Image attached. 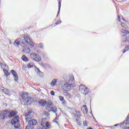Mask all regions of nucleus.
Here are the masks:
<instances>
[{
	"label": "nucleus",
	"mask_w": 129,
	"mask_h": 129,
	"mask_svg": "<svg viewBox=\"0 0 129 129\" xmlns=\"http://www.w3.org/2000/svg\"><path fill=\"white\" fill-rule=\"evenodd\" d=\"M17 113V111L14 110H5L4 111H2L0 113V120L5 119L6 117L7 118H12L13 116H16Z\"/></svg>",
	"instance_id": "obj_1"
},
{
	"label": "nucleus",
	"mask_w": 129,
	"mask_h": 129,
	"mask_svg": "<svg viewBox=\"0 0 129 129\" xmlns=\"http://www.w3.org/2000/svg\"><path fill=\"white\" fill-rule=\"evenodd\" d=\"M122 36V42L121 43L122 46L127 45L129 44V32L125 30L121 31Z\"/></svg>",
	"instance_id": "obj_2"
},
{
	"label": "nucleus",
	"mask_w": 129,
	"mask_h": 129,
	"mask_svg": "<svg viewBox=\"0 0 129 129\" xmlns=\"http://www.w3.org/2000/svg\"><path fill=\"white\" fill-rule=\"evenodd\" d=\"M59 84L62 89L66 90V91H71V84L64 81H60Z\"/></svg>",
	"instance_id": "obj_3"
},
{
	"label": "nucleus",
	"mask_w": 129,
	"mask_h": 129,
	"mask_svg": "<svg viewBox=\"0 0 129 129\" xmlns=\"http://www.w3.org/2000/svg\"><path fill=\"white\" fill-rule=\"evenodd\" d=\"M11 123L14 125L15 128H19L20 127V118L19 116L13 117L11 120Z\"/></svg>",
	"instance_id": "obj_4"
},
{
	"label": "nucleus",
	"mask_w": 129,
	"mask_h": 129,
	"mask_svg": "<svg viewBox=\"0 0 129 129\" xmlns=\"http://www.w3.org/2000/svg\"><path fill=\"white\" fill-rule=\"evenodd\" d=\"M79 91L81 93L83 94H84L85 95H86L87 94H88L89 93V89L87 88V87L84 86V85H80L79 87Z\"/></svg>",
	"instance_id": "obj_5"
},
{
	"label": "nucleus",
	"mask_w": 129,
	"mask_h": 129,
	"mask_svg": "<svg viewBox=\"0 0 129 129\" xmlns=\"http://www.w3.org/2000/svg\"><path fill=\"white\" fill-rule=\"evenodd\" d=\"M24 38L26 44H28V45H30V46H31V47H34V43L31 40V39L29 38V37L27 36H24Z\"/></svg>",
	"instance_id": "obj_6"
},
{
	"label": "nucleus",
	"mask_w": 129,
	"mask_h": 129,
	"mask_svg": "<svg viewBox=\"0 0 129 129\" xmlns=\"http://www.w3.org/2000/svg\"><path fill=\"white\" fill-rule=\"evenodd\" d=\"M32 117H34V116H33V114H32L31 111L25 114V119L27 122L30 121Z\"/></svg>",
	"instance_id": "obj_7"
},
{
	"label": "nucleus",
	"mask_w": 129,
	"mask_h": 129,
	"mask_svg": "<svg viewBox=\"0 0 129 129\" xmlns=\"http://www.w3.org/2000/svg\"><path fill=\"white\" fill-rule=\"evenodd\" d=\"M53 102L48 101L47 105H46V108L48 111H51V108L53 107Z\"/></svg>",
	"instance_id": "obj_8"
},
{
	"label": "nucleus",
	"mask_w": 129,
	"mask_h": 129,
	"mask_svg": "<svg viewBox=\"0 0 129 129\" xmlns=\"http://www.w3.org/2000/svg\"><path fill=\"white\" fill-rule=\"evenodd\" d=\"M11 73H12L14 77L15 81H18V80H19V76H18V74H17V72H15L14 70H12L11 71Z\"/></svg>",
	"instance_id": "obj_9"
},
{
	"label": "nucleus",
	"mask_w": 129,
	"mask_h": 129,
	"mask_svg": "<svg viewBox=\"0 0 129 129\" xmlns=\"http://www.w3.org/2000/svg\"><path fill=\"white\" fill-rule=\"evenodd\" d=\"M38 122L36 119H32L30 120L29 121H28V123L30 125H36Z\"/></svg>",
	"instance_id": "obj_10"
},
{
	"label": "nucleus",
	"mask_w": 129,
	"mask_h": 129,
	"mask_svg": "<svg viewBox=\"0 0 129 129\" xmlns=\"http://www.w3.org/2000/svg\"><path fill=\"white\" fill-rule=\"evenodd\" d=\"M82 110L85 114H87L88 110L87 109V106L86 105H83L82 107Z\"/></svg>",
	"instance_id": "obj_11"
},
{
	"label": "nucleus",
	"mask_w": 129,
	"mask_h": 129,
	"mask_svg": "<svg viewBox=\"0 0 129 129\" xmlns=\"http://www.w3.org/2000/svg\"><path fill=\"white\" fill-rule=\"evenodd\" d=\"M57 82H58V79H54L50 82V85L54 87L57 85Z\"/></svg>",
	"instance_id": "obj_12"
},
{
	"label": "nucleus",
	"mask_w": 129,
	"mask_h": 129,
	"mask_svg": "<svg viewBox=\"0 0 129 129\" xmlns=\"http://www.w3.org/2000/svg\"><path fill=\"white\" fill-rule=\"evenodd\" d=\"M2 90V92L4 93L5 94H6V95H8V96H11V94H10V91L7 89H1Z\"/></svg>",
	"instance_id": "obj_13"
},
{
	"label": "nucleus",
	"mask_w": 129,
	"mask_h": 129,
	"mask_svg": "<svg viewBox=\"0 0 129 129\" xmlns=\"http://www.w3.org/2000/svg\"><path fill=\"white\" fill-rule=\"evenodd\" d=\"M23 49V52H24V53H30V52L31 51V49L28 47H22Z\"/></svg>",
	"instance_id": "obj_14"
},
{
	"label": "nucleus",
	"mask_w": 129,
	"mask_h": 129,
	"mask_svg": "<svg viewBox=\"0 0 129 129\" xmlns=\"http://www.w3.org/2000/svg\"><path fill=\"white\" fill-rule=\"evenodd\" d=\"M39 104L41 105V106H45L47 104V102L44 100H41L39 101Z\"/></svg>",
	"instance_id": "obj_15"
},
{
	"label": "nucleus",
	"mask_w": 129,
	"mask_h": 129,
	"mask_svg": "<svg viewBox=\"0 0 129 129\" xmlns=\"http://www.w3.org/2000/svg\"><path fill=\"white\" fill-rule=\"evenodd\" d=\"M20 39H18L14 42V45H15V46H16V47H19V46L20 45Z\"/></svg>",
	"instance_id": "obj_16"
},
{
	"label": "nucleus",
	"mask_w": 129,
	"mask_h": 129,
	"mask_svg": "<svg viewBox=\"0 0 129 129\" xmlns=\"http://www.w3.org/2000/svg\"><path fill=\"white\" fill-rule=\"evenodd\" d=\"M34 61H35L36 62H40V61H41V57L39 56L38 54H37V55L35 57Z\"/></svg>",
	"instance_id": "obj_17"
},
{
	"label": "nucleus",
	"mask_w": 129,
	"mask_h": 129,
	"mask_svg": "<svg viewBox=\"0 0 129 129\" xmlns=\"http://www.w3.org/2000/svg\"><path fill=\"white\" fill-rule=\"evenodd\" d=\"M51 111H53L54 113H56L57 112V107L56 106H52L51 108Z\"/></svg>",
	"instance_id": "obj_18"
},
{
	"label": "nucleus",
	"mask_w": 129,
	"mask_h": 129,
	"mask_svg": "<svg viewBox=\"0 0 129 129\" xmlns=\"http://www.w3.org/2000/svg\"><path fill=\"white\" fill-rule=\"evenodd\" d=\"M37 55H38V54L32 53V54H30V57L34 60L35 58H36V57H37Z\"/></svg>",
	"instance_id": "obj_19"
},
{
	"label": "nucleus",
	"mask_w": 129,
	"mask_h": 129,
	"mask_svg": "<svg viewBox=\"0 0 129 129\" xmlns=\"http://www.w3.org/2000/svg\"><path fill=\"white\" fill-rule=\"evenodd\" d=\"M22 59L23 61H25L26 62H28V61H29V58H28V57H27V56H26V55H23L22 56Z\"/></svg>",
	"instance_id": "obj_20"
},
{
	"label": "nucleus",
	"mask_w": 129,
	"mask_h": 129,
	"mask_svg": "<svg viewBox=\"0 0 129 129\" xmlns=\"http://www.w3.org/2000/svg\"><path fill=\"white\" fill-rule=\"evenodd\" d=\"M77 123H78V125H81V121H80V116H78L77 119Z\"/></svg>",
	"instance_id": "obj_21"
},
{
	"label": "nucleus",
	"mask_w": 129,
	"mask_h": 129,
	"mask_svg": "<svg viewBox=\"0 0 129 129\" xmlns=\"http://www.w3.org/2000/svg\"><path fill=\"white\" fill-rule=\"evenodd\" d=\"M3 71L5 73V75L6 76H9V75H10V73L9 72H8V70H6V68H4L3 69Z\"/></svg>",
	"instance_id": "obj_22"
},
{
	"label": "nucleus",
	"mask_w": 129,
	"mask_h": 129,
	"mask_svg": "<svg viewBox=\"0 0 129 129\" xmlns=\"http://www.w3.org/2000/svg\"><path fill=\"white\" fill-rule=\"evenodd\" d=\"M27 96H28V94H23L22 95V97L23 98V100H26Z\"/></svg>",
	"instance_id": "obj_23"
},
{
	"label": "nucleus",
	"mask_w": 129,
	"mask_h": 129,
	"mask_svg": "<svg viewBox=\"0 0 129 129\" xmlns=\"http://www.w3.org/2000/svg\"><path fill=\"white\" fill-rule=\"evenodd\" d=\"M46 123H47V120H46V119H42L41 121V125H45V124H46Z\"/></svg>",
	"instance_id": "obj_24"
},
{
	"label": "nucleus",
	"mask_w": 129,
	"mask_h": 129,
	"mask_svg": "<svg viewBox=\"0 0 129 129\" xmlns=\"http://www.w3.org/2000/svg\"><path fill=\"white\" fill-rule=\"evenodd\" d=\"M1 66L2 68L3 69L5 68V67H6V68H9V67L8 66V65H7L4 63H1Z\"/></svg>",
	"instance_id": "obj_25"
},
{
	"label": "nucleus",
	"mask_w": 129,
	"mask_h": 129,
	"mask_svg": "<svg viewBox=\"0 0 129 129\" xmlns=\"http://www.w3.org/2000/svg\"><path fill=\"white\" fill-rule=\"evenodd\" d=\"M61 9V2H59L58 3V12H57V16H58V15H59V14L60 13V10Z\"/></svg>",
	"instance_id": "obj_26"
},
{
	"label": "nucleus",
	"mask_w": 129,
	"mask_h": 129,
	"mask_svg": "<svg viewBox=\"0 0 129 129\" xmlns=\"http://www.w3.org/2000/svg\"><path fill=\"white\" fill-rule=\"evenodd\" d=\"M121 26L124 29H126V28H127V26H126V24L125 23L122 22Z\"/></svg>",
	"instance_id": "obj_27"
},
{
	"label": "nucleus",
	"mask_w": 129,
	"mask_h": 129,
	"mask_svg": "<svg viewBox=\"0 0 129 129\" xmlns=\"http://www.w3.org/2000/svg\"><path fill=\"white\" fill-rule=\"evenodd\" d=\"M44 125L47 127V128H51V125H50L48 122H47Z\"/></svg>",
	"instance_id": "obj_28"
},
{
	"label": "nucleus",
	"mask_w": 129,
	"mask_h": 129,
	"mask_svg": "<svg viewBox=\"0 0 129 129\" xmlns=\"http://www.w3.org/2000/svg\"><path fill=\"white\" fill-rule=\"evenodd\" d=\"M128 49H129V45H127L125 47L124 51H123V54H124V53H125V52H126V51H127Z\"/></svg>",
	"instance_id": "obj_29"
},
{
	"label": "nucleus",
	"mask_w": 129,
	"mask_h": 129,
	"mask_svg": "<svg viewBox=\"0 0 129 129\" xmlns=\"http://www.w3.org/2000/svg\"><path fill=\"white\" fill-rule=\"evenodd\" d=\"M25 129H34V127L31 125H29L26 126Z\"/></svg>",
	"instance_id": "obj_30"
},
{
	"label": "nucleus",
	"mask_w": 129,
	"mask_h": 129,
	"mask_svg": "<svg viewBox=\"0 0 129 129\" xmlns=\"http://www.w3.org/2000/svg\"><path fill=\"white\" fill-rule=\"evenodd\" d=\"M32 99V97L31 96H27L26 98L27 102H29L30 100Z\"/></svg>",
	"instance_id": "obj_31"
},
{
	"label": "nucleus",
	"mask_w": 129,
	"mask_h": 129,
	"mask_svg": "<svg viewBox=\"0 0 129 129\" xmlns=\"http://www.w3.org/2000/svg\"><path fill=\"white\" fill-rule=\"evenodd\" d=\"M59 98L60 101H64V97H63L62 96H59Z\"/></svg>",
	"instance_id": "obj_32"
},
{
	"label": "nucleus",
	"mask_w": 129,
	"mask_h": 129,
	"mask_svg": "<svg viewBox=\"0 0 129 129\" xmlns=\"http://www.w3.org/2000/svg\"><path fill=\"white\" fill-rule=\"evenodd\" d=\"M27 67L28 68H33V67H34V66L31 65L30 63H29L27 65Z\"/></svg>",
	"instance_id": "obj_33"
},
{
	"label": "nucleus",
	"mask_w": 129,
	"mask_h": 129,
	"mask_svg": "<svg viewBox=\"0 0 129 129\" xmlns=\"http://www.w3.org/2000/svg\"><path fill=\"white\" fill-rule=\"evenodd\" d=\"M43 114H44V115H46V116H48V115H49V113L47 111H44Z\"/></svg>",
	"instance_id": "obj_34"
},
{
	"label": "nucleus",
	"mask_w": 129,
	"mask_h": 129,
	"mask_svg": "<svg viewBox=\"0 0 129 129\" xmlns=\"http://www.w3.org/2000/svg\"><path fill=\"white\" fill-rule=\"evenodd\" d=\"M51 95H52V96H54L55 95V92H54V91H51L50 92Z\"/></svg>",
	"instance_id": "obj_35"
},
{
	"label": "nucleus",
	"mask_w": 129,
	"mask_h": 129,
	"mask_svg": "<svg viewBox=\"0 0 129 129\" xmlns=\"http://www.w3.org/2000/svg\"><path fill=\"white\" fill-rule=\"evenodd\" d=\"M83 124L84 126H87V122H86V121H83Z\"/></svg>",
	"instance_id": "obj_36"
},
{
	"label": "nucleus",
	"mask_w": 129,
	"mask_h": 129,
	"mask_svg": "<svg viewBox=\"0 0 129 129\" xmlns=\"http://www.w3.org/2000/svg\"><path fill=\"white\" fill-rule=\"evenodd\" d=\"M70 81H71V82H73V81H74V77H72L70 80Z\"/></svg>",
	"instance_id": "obj_37"
},
{
	"label": "nucleus",
	"mask_w": 129,
	"mask_h": 129,
	"mask_svg": "<svg viewBox=\"0 0 129 129\" xmlns=\"http://www.w3.org/2000/svg\"><path fill=\"white\" fill-rule=\"evenodd\" d=\"M38 46L39 47V48H44V46H43V44H39L38 45Z\"/></svg>",
	"instance_id": "obj_38"
},
{
	"label": "nucleus",
	"mask_w": 129,
	"mask_h": 129,
	"mask_svg": "<svg viewBox=\"0 0 129 129\" xmlns=\"http://www.w3.org/2000/svg\"><path fill=\"white\" fill-rule=\"evenodd\" d=\"M41 129H47L45 125H43L41 127Z\"/></svg>",
	"instance_id": "obj_39"
},
{
	"label": "nucleus",
	"mask_w": 129,
	"mask_h": 129,
	"mask_svg": "<svg viewBox=\"0 0 129 129\" xmlns=\"http://www.w3.org/2000/svg\"><path fill=\"white\" fill-rule=\"evenodd\" d=\"M126 122H127V124H129V117L128 116L127 117Z\"/></svg>",
	"instance_id": "obj_40"
},
{
	"label": "nucleus",
	"mask_w": 129,
	"mask_h": 129,
	"mask_svg": "<svg viewBox=\"0 0 129 129\" xmlns=\"http://www.w3.org/2000/svg\"><path fill=\"white\" fill-rule=\"evenodd\" d=\"M66 96H67V97H68L69 98H70V97H71L70 94H69V93L67 94V95H66Z\"/></svg>",
	"instance_id": "obj_41"
},
{
	"label": "nucleus",
	"mask_w": 129,
	"mask_h": 129,
	"mask_svg": "<svg viewBox=\"0 0 129 129\" xmlns=\"http://www.w3.org/2000/svg\"><path fill=\"white\" fill-rule=\"evenodd\" d=\"M118 21H120V16H119V15H118Z\"/></svg>",
	"instance_id": "obj_42"
},
{
	"label": "nucleus",
	"mask_w": 129,
	"mask_h": 129,
	"mask_svg": "<svg viewBox=\"0 0 129 129\" xmlns=\"http://www.w3.org/2000/svg\"><path fill=\"white\" fill-rule=\"evenodd\" d=\"M122 125H124V127H125V126H126V123H123Z\"/></svg>",
	"instance_id": "obj_43"
},
{
	"label": "nucleus",
	"mask_w": 129,
	"mask_h": 129,
	"mask_svg": "<svg viewBox=\"0 0 129 129\" xmlns=\"http://www.w3.org/2000/svg\"><path fill=\"white\" fill-rule=\"evenodd\" d=\"M57 119H58V116H56L55 117V119L54 120V121H55V120H57Z\"/></svg>",
	"instance_id": "obj_44"
},
{
	"label": "nucleus",
	"mask_w": 129,
	"mask_h": 129,
	"mask_svg": "<svg viewBox=\"0 0 129 129\" xmlns=\"http://www.w3.org/2000/svg\"><path fill=\"white\" fill-rule=\"evenodd\" d=\"M118 125H119V124H116L114 125V126H118Z\"/></svg>",
	"instance_id": "obj_45"
},
{
	"label": "nucleus",
	"mask_w": 129,
	"mask_h": 129,
	"mask_svg": "<svg viewBox=\"0 0 129 129\" xmlns=\"http://www.w3.org/2000/svg\"><path fill=\"white\" fill-rule=\"evenodd\" d=\"M123 21H124V22H127V20H125V19H124V18H122Z\"/></svg>",
	"instance_id": "obj_46"
},
{
	"label": "nucleus",
	"mask_w": 129,
	"mask_h": 129,
	"mask_svg": "<svg viewBox=\"0 0 129 129\" xmlns=\"http://www.w3.org/2000/svg\"><path fill=\"white\" fill-rule=\"evenodd\" d=\"M22 44H25V43L23 42V41H22Z\"/></svg>",
	"instance_id": "obj_47"
},
{
	"label": "nucleus",
	"mask_w": 129,
	"mask_h": 129,
	"mask_svg": "<svg viewBox=\"0 0 129 129\" xmlns=\"http://www.w3.org/2000/svg\"><path fill=\"white\" fill-rule=\"evenodd\" d=\"M126 129H129V127H128L126 128Z\"/></svg>",
	"instance_id": "obj_48"
},
{
	"label": "nucleus",
	"mask_w": 129,
	"mask_h": 129,
	"mask_svg": "<svg viewBox=\"0 0 129 129\" xmlns=\"http://www.w3.org/2000/svg\"><path fill=\"white\" fill-rule=\"evenodd\" d=\"M10 44H12V43H11V42H10Z\"/></svg>",
	"instance_id": "obj_49"
},
{
	"label": "nucleus",
	"mask_w": 129,
	"mask_h": 129,
	"mask_svg": "<svg viewBox=\"0 0 129 129\" xmlns=\"http://www.w3.org/2000/svg\"><path fill=\"white\" fill-rule=\"evenodd\" d=\"M56 115H57V114H56Z\"/></svg>",
	"instance_id": "obj_50"
}]
</instances>
